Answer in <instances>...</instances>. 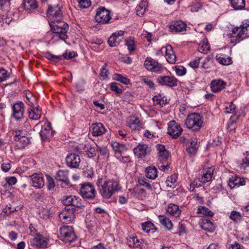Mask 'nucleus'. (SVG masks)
<instances>
[{"label": "nucleus", "mask_w": 249, "mask_h": 249, "mask_svg": "<svg viewBox=\"0 0 249 249\" xmlns=\"http://www.w3.org/2000/svg\"><path fill=\"white\" fill-rule=\"evenodd\" d=\"M81 199L75 196H67L63 200L65 207L64 210L59 213V217L63 223H70L75 218V211L83 207Z\"/></svg>", "instance_id": "nucleus-1"}, {"label": "nucleus", "mask_w": 249, "mask_h": 249, "mask_svg": "<svg viewBox=\"0 0 249 249\" xmlns=\"http://www.w3.org/2000/svg\"><path fill=\"white\" fill-rule=\"evenodd\" d=\"M96 185L101 195L106 199L110 198L120 189L119 182L114 179L107 180L99 178L97 181Z\"/></svg>", "instance_id": "nucleus-2"}, {"label": "nucleus", "mask_w": 249, "mask_h": 249, "mask_svg": "<svg viewBox=\"0 0 249 249\" xmlns=\"http://www.w3.org/2000/svg\"><path fill=\"white\" fill-rule=\"evenodd\" d=\"M230 35L231 38L234 39V41L231 39V42H235V43L249 37V20L243 22L239 27L233 28L232 30V34H230Z\"/></svg>", "instance_id": "nucleus-3"}, {"label": "nucleus", "mask_w": 249, "mask_h": 249, "mask_svg": "<svg viewBox=\"0 0 249 249\" xmlns=\"http://www.w3.org/2000/svg\"><path fill=\"white\" fill-rule=\"evenodd\" d=\"M50 25L52 32L56 34V37L63 40L67 38V33L69 30L67 23L60 20L58 21H52Z\"/></svg>", "instance_id": "nucleus-4"}, {"label": "nucleus", "mask_w": 249, "mask_h": 249, "mask_svg": "<svg viewBox=\"0 0 249 249\" xmlns=\"http://www.w3.org/2000/svg\"><path fill=\"white\" fill-rule=\"evenodd\" d=\"M203 123L200 115L195 113L189 115L185 120V124L187 128L194 131H199Z\"/></svg>", "instance_id": "nucleus-5"}, {"label": "nucleus", "mask_w": 249, "mask_h": 249, "mask_svg": "<svg viewBox=\"0 0 249 249\" xmlns=\"http://www.w3.org/2000/svg\"><path fill=\"white\" fill-rule=\"evenodd\" d=\"M59 231L60 238L63 241L71 243L76 239L73 228L71 226L63 225L60 228Z\"/></svg>", "instance_id": "nucleus-6"}, {"label": "nucleus", "mask_w": 249, "mask_h": 249, "mask_svg": "<svg viewBox=\"0 0 249 249\" xmlns=\"http://www.w3.org/2000/svg\"><path fill=\"white\" fill-rule=\"evenodd\" d=\"M96 191L93 185L89 182L81 184L80 195L84 198L92 199L95 197Z\"/></svg>", "instance_id": "nucleus-7"}, {"label": "nucleus", "mask_w": 249, "mask_h": 249, "mask_svg": "<svg viewBox=\"0 0 249 249\" xmlns=\"http://www.w3.org/2000/svg\"><path fill=\"white\" fill-rule=\"evenodd\" d=\"M54 131L49 121L45 122L39 132L41 139L44 142H49L53 137Z\"/></svg>", "instance_id": "nucleus-8"}, {"label": "nucleus", "mask_w": 249, "mask_h": 249, "mask_svg": "<svg viewBox=\"0 0 249 249\" xmlns=\"http://www.w3.org/2000/svg\"><path fill=\"white\" fill-rule=\"evenodd\" d=\"M47 17L52 20V21H58L62 20L63 15L58 5H50L47 11Z\"/></svg>", "instance_id": "nucleus-9"}, {"label": "nucleus", "mask_w": 249, "mask_h": 249, "mask_svg": "<svg viewBox=\"0 0 249 249\" xmlns=\"http://www.w3.org/2000/svg\"><path fill=\"white\" fill-rule=\"evenodd\" d=\"M145 68L148 71L156 73H161L164 68L155 60L147 57L144 61Z\"/></svg>", "instance_id": "nucleus-10"}, {"label": "nucleus", "mask_w": 249, "mask_h": 249, "mask_svg": "<svg viewBox=\"0 0 249 249\" xmlns=\"http://www.w3.org/2000/svg\"><path fill=\"white\" fill-rule=\"evenodd\" d=\"M95 18L96 21L99 23H107L111 18L110 11L104 7H100L97 10Z\"/></svg>", "instance_id": "nucleus-11"}, {"label": "nucleus", "mask_w": 249, "mask_h": 249, "mask_svg": "<svg viewBox=\"0 0 249 249\" xmlns=\"http://www.w3.org/2000/svg\"><path fill=\"white\" fill-rule=\"evenodd\" d=\"M157 82L162 86L173 87L178 85V80L173 76H159L156 78Z\"/></svg>", "instance_id": "nucleus-12"}, {"label": "nucleus", "mask_w": 249, "mask_h": 249, "mask_svg": "<svg viewBox=\"0 0 249 249\" xmlns=\"http://www.w3.org/2000/svg\"><path fill=\"white\" fill-rule=\"evenodd\" d=\"M168 134L173 139H177L181 133L182 129L175 121L168 124Z\"/></svg>", "instance_id": "nucleus-13"}, {"label": "nucleus", "mask_w": 249, "mask_h": 249, "mask_svg": "<svg viewBox=\"0 0 249 249\" xmlns=\"http://www.w3.org/2000/svg\"><path fill=\"white\" fill-rule=\"evenodd\" d=\"M13 116L17 121H20L24 117V104L22 102H18L13 105Z\"/></svg>", "instance_id": "nucleus-14"}, {"label": "nucleus", "mask_w": 249, "mask_h": 249, "mask_svg": "<svg viewBox=\"0 0 249 249\" xmlns=\"http://www.w3.org/2000/svg\"><path fill=\"white\" fill-rule=\"evenodd\" d=\"M158 151V160L159 162L167 163L169 157V151L165 149V146L162 144H157L156 146Z\"/></svg>", "instance_id": "nucleus-15"}, {"label": "nucleus", "mask_w": 249, "mask_h": 249, "mask_svg": "<svg viewBox=\"0 0 249 249\" xmlns=\"http://www.w3.org/2000/svg\"><path fill=\"white\" fill-rule=\"evenodd\" d=\"M66 162L68 166L71 168H77L79 167L80 158L79 155L75 153H71L66 157Z\"/></svg>", "instance_id": "nucleus-16"}, {"label": "nucleus", "mask_w": 249, "mask_h": 249, "mask_svg": "<svg viewBox=\"0 0 249 249\" xmlns=\"http://www.w3.org/2000/svg\"><path fill=\"white\" fill-rule=\"evenodd\" d=\"M134 154L139 158H144L148 152V146L146 144L140 143L134 148Z\"/></svg>", "instance_id": "nucleus-17"}, {"label": "nucleus", "mask_w": 249, "mask_h": 249, "mask_svg": "<svg viewBox=\"0 0 249 249\" xmlns=\"http://www.w3.org/2000/svg\"><path fill=\"white\" fill-rule=\"evenodd\" d=\"M126 125L132 130H139L142 128V124L138 117L136 116H131L127 121Z\"/></svg>", "instance_id": "nucleus-18"}, {"label": "nucleus", "mask_w": 249, "mask_h": 249, "mask_svg": "<svg viewBox=\"0 0 249 249\" xmlns=\"http://www.w3.org/2000/svg\"><path fill=\"white\" fill-rule=\"evenodd\" d=\"M186 24L181 20L174 21L169 25L171 31L175 33L186 31Z\"/></svg>", "instance_id": "nucleus-19"}, {"label": "nucleus", "mask_w": 249, "mask_h": 249, "mask_svg": "<svg viewBox=\"0 0 249 249\" xmlns=\"http://www.w3.org/2000/svg\"><path fill=\"white\" fill-rule=\"evenodd\" d=\"M162 50L165 51L166 59L167 62L170 64L175 63L176 56L172 47L171 45H167L165 47H162Z\"/></svg>", "instance_id": "nucleus-20"}, {"label": "nucleus", "mask_w": 249, "mask_h": 249, "mask_svg": "<svg viewBox=\"0 0 249 249\" xmlns=\"http://www.w3.org/2000/svg\"><path fill=\"white\" fill-rule=\"evenodd\" d=\"M106 131V129L102 124L97 123L92 124L90 132L93 136H98L104 134Z\"/></svg>", "instance_id": "nucleus-21"}, {"label": "nucleus", "mask_w": 249, "mask_h": 249, "mask_svg": "<svg viewBox=\"0 0 249 249\" xmlns=\"http://www.w3.org/2000/svg\"><path fill=\"white\" fill-rule=\"evenodd\" d=\"M226 82L221 79H215L211 82V88L214 92H217L225 88Z\"/></svg>", "instance_id": "nucleus-22"}, {"label": "nucleus", "mask_w": 249, "mask_h": 249, "mask_svg": "<svg viewBox=\"0 0 249 249\" xmlns=\"http://www.w3.org/2000/svg\"><path fill=\"white\" fill-rule=\"evenodd\" d=\"M31 245L37 248H44L47 245V242L45 238L41 236H36L31 239Z\"/></svg>", "instance_id": "nucleus-23"}, {"label": "nucleus", "mask_w": 249, "mask_h": 249, "mask_svg": "<svg viewBox=\"0 0 249 249\" xmlns=\"http://www.w3.org/2000/svg\"><path fill=\"white\" fill-rule=\"evenodd\" d=\"M32 185L36 188H41L44 185L43 178L40 175L34 174L31 177Z\"/></svg>", "instance_id": "nucleus-24"}, {"label": "nucleus", "mask_w": 249, "mask_h": 249, "mask_svg": "<svg viewBox=\"0 0 249 249\" xmlns=\"http://www.w3.org/2000/svg\"><path fill=\"white\" fill-rule=\"evenodd\" d=\"M245 185V181L243 178L238 177H232L230 178L229 181V186L231 189L234 187H239L240 186Z\"/></svg>", "instance_id": "nucleus-25"}, {"label": "nucleus", "mask_w": 249, "mask_h": 249, "mask_svg": "<svg viewBox=\"0 0 249 249\" xmlns=\"http://www.w3.org/2000/svg\"><path fill=\"white\" fill-rule=\"evenodd\" d=\"M68 175V171L60 170L56 173V179L58 181L64 182L66 185H68L70 183Z\"/></svg>", "instance_id": "nucleus-26"}, {"label": "nucleus", "mask_w": 249, "mask_h": 249, "mask_svg": "<svg viewBox=\"0 0 249 249\" xmlns=\"http://www.w3.org/2000/svg\"><path fill=\"white\" fill-rule=\"evenodd\" d=\"M127 244L131 248L142 249V241L136 237H128L127 238Z\"/></svg>", "instance_id": "nucleus-27"}, {"label": "nucleus", "mask_w": 249, "mask_h": 249, "mask_svg": "<svg viewBox=\"0 0 249 249\" xmlns=\"http://www.w3.org/2000/svg\"><path fill=\"white\" fill-rule=\"evenodd\" d=\"M167 212L170 215L176 217L179 216L181 213V210L179 207L177 205L172 203L168 205Z\"/></svg>", "instance_id": "nucleus-28"}, {"label": "nucleus", "mask_w": 249, "mask_h": 249, "mask_svg": "<svg viewBox=\"0 0 249 249\" xmlns=\"http://www.w3.org/2000/svg\"><path fill=\"white\" fill-rule=\"evenodd\" d=\"M22 5L26 11L36 9L38 6L36 0H23Z\"/></svg>", "instance_id": "nucleus-29"}, {"label": "nucleus", "mask_w": 249, "mask_h": 249, "mask_svg": "<svg viewBox=\"0 0 249 249\" xmlns=\"http://www.w3.org/2000/svg\"><path fill=\"white\" fill-rule=\"evenodd\" d=\"M159 218L160 224L168 231L172 229L173 224L171 220L164 215H160Z\"/></svg>", "instance_id": "nucleus-30"}, {"label": "nucleus", "mask_w": 249, "mask_h": 249, "mask_svg": "<svg viewBox=\"0 0 249 249\" xmlns=\"http://www.w3.org/2000/svg\"><path fill=\"white\" fill-rule=\"evenodd\" d=\"M146 177L151 179H155L157 176V169L154 166H150L145 169Z\"/></svg>", "instance_id": "nucleus-31"}, {"label": "nucleus", "mask_w": 249, "mask_h": 249, "mask_svg": "<svg viewBox=\"0 0 249 249\" xmlns=\"http://www.w3.org/2000/svg\"><path fill=\"white\" fill-rule=\"evenodd\" d=\"M213 171L214 168L213 167L209 168L202 176L201 182L203 183H206L210 181L212 179Z\"/></svg>", "instance_id": "nucleus-32"}, {"label": "nucleus", "mask_w": 249, "mask_h": 249, "mask_svg": "<svg viewBox=\"0 0 249 249\" xmlns=\"http://www.w3.org/2000/svg\"><path fill=\"white\" fill-rule=\"evenodd\" d=\"M200 227L204 230L211 232L214 230L213 224L208 219H203L200 223Z\"/></svg>", "instance_id": "nucleus-33"}, {"label": "nucleus", "mask_w": 249, "mask_h": 249, "mask_svg": "<svg viewBox=\"0 0 249 249\" xmlns=\"http://www.w3.org/2000/svg\"><path fill=\"white\" fill-rule=\"evenodd\" d=\"M142 230L146 233H149L152 231L151 233H153L157 231V228L155 227L154 225L150 221H147L142 224Z\"/></svg>", "instance_id": "nucleus-34"}, {"label": "nucleus", "mask_w": 249, "mask_h": 249, "mask_svg": "<svg viewBox=\"0 0 249 249\" xmlns=\"http://www.w3.org/2000/svg\"><path fill=\"white\" fill-rule=\"evenodd\" d=\"M231 2V7L235 10L243 9L245 7V0H229Z\"/></svg>", "instance_id": "nucleus-35"}, {"label": "nucleus", "mask_w": 249, "mask_h": 249, "mask_svg": "<svg viewBox=\"0 0 249 249\" xmlns=\"http://www.w3.org/2000/svg\"><path fill=\"white\" fill-rule=\"evenodd\" d=\"M28 116L30 119L34 120H39L41 115V110H36V109H32L30 108L28 110Z\"/></svg>", "instance_id": "nucleus-36"}, {"label": "nucleus", "mask_w": 249, "mask_h": 249, "mask_svg": "<svg viewBox=\"0 0 249 249\" xmlns=\"http://www.w3.org/2000/svg\"><path fill=\"white\" fill-rule=\"evenodd\" d=\"M111 145L115 154H120L125 148L124 144H121L116 142H112Z\"/></svg>", "instance_id": "nucleus-37"}, {"label": "nucleus", "mask_w": 249, "mask_h": 249, "mask_svg": "<svg viewBox=\"0 0 249 249\" xmlns=\"http://www.w3.org/2000/svg\"><path fill=\"white\" fill-rule=\"evenodd\" d=\"M153 100L155 104L162 106L168 103L166 98L165 96H162L161 94L155 96L153 98Z\"/></svg>", "instance_id": "nucleus-38"}, {"label": "nucleus", "mask_w": 249, "mask_h": 249, "mask_svg": "<svg viewBox=\"0 0 249 249\" xmlns=\"http://www.w3.org/2000/svg\"><path fill=\"white\" fill-rule=\"evenodd\" d=\"M147 6V4L146 1L142 0L137 7L136 12L137 14L139 16H142L145 11L146 8Z\"/></svg>", "instance_id": "nucleus-39"}, {"label": "nucleus", "mask_w": 249, "mask_h": 249, "mask_svg": "<svg viewBox=\"0 0 249 249\" xmlns=\"http://www.w3.org/2000/svg\"><path fill=\"white\" fill-rule=\"evenodd\" d=\"M17 142V145L19 147V148H22L28 145L30 142V140L28 138L24 136L20 137V139H18Z\"/></svg>", "instance_id": "nucleus-40"}, {"label": "nucleus", "mask_w": 249, "mask_h": 249, "mask_svg": "<svg viewBox=\"0 0 249 249\" xmlns=\"http://www.w3.org/2000/svg\"><path fill=\"white\" fill-rule=\"evenodd\" d=\"M113 79L126 85L130 83L129 79L118 73H115L113 76Z\"/></svg>", "instance_id": "nucleus-41"}, {"label": "nucleus", "mask_w": 249, "mask_h": 249, "mask_svg": "<svg viewBox=\"0 0 249 249\" xmlns=\"http://www.w3.org/2000/svg\"><path fill=\"white\" fill-rule=\"evenodd\" d=\"M116 35L117 34H112L108 39L107 42L110 47H114L119 44L121 39H118Z\"/></svg>", "instance_id": "nucleus-42"}, {"label": "nucleus", "mask_w": 249, "mask_h": 249, "mask_svg": "<svg viewBox=\"0 0 249 249\" xmlns=\"http://www.w3.org/2000/svg\"><path fill=\"white\" fill-rule=\"evenodd\" d=\"M166 183L167 186L171 188H175L177 185V177L176 175H171L167 177Z\"/></svg>", "instance_id": "nucleus-43"}, {"label": "nucleus", "mask_w": 249, "mask_h": 249, "mask_svg": "<svg viewBox=\"0 0 249 249\" xmlns=\"http://www.w3.org/2000/svg\"><path fill=\"white\" fill-rule=\"evenodd\" d=\"M216 58L218 63L223 65H229L232 63L231 59L230 57H224L216 55Z\"/></svg>", "instance_id": "nucleus-44"}, {"label": "nucleus", "mask_w": 249, "mask_h": 249, "mask_svg": "<svg viewBox=\"0 0 249 249\" xmlns=\"http://www.w3.org/2000/svg\"><path fill=\"white\" fill-rule=\"evenodd\" d=\"M197 213H202L206 216H213V213L208 208L204 206H199L198 208Z\"/></svg>", "instance_id": "nucleus-45"}, {"label": "nucleus", "mask_w": 249, "mask_h": 249, "mask_svg": "<svg viewBox=\"0 0 249 249\" xmlns=\"http://www.w3.org/2000/svg\"><path fill=\"white\" fill-rule=\"evenodd\" d=\"M45 57L48 60L53 61L54 62H58L62 59V55H55L51 54L49 52H47L45 54Z\"/></svg>", "instance_id": "nucleus-46"}, {"label": "nucleus", "mask_w": 249, "mask_h": 249, "mask_svg": "<svg viewBox=\"0 0 249 249\" xmlns=\"http://www.w3.org/2000/svg\"><path fill=\"white\" fill-rule=\"evenodd\" d=\"M230 218L235 222H238L241 220V214L237 211H233L231 213Z\"/></svg>", "instance_id": "nucleus-47"}, {"label": "nucleus", "mask_w": 249, "mask_h": 249, "mask_svg": "<svg viewBox=\"0 0 249 249\" xmlns=\"http://www.w3.org/2000/svg\"><path fill=\"white\" fill-rule=\"evenodd\" d=\"M77 1L80 7L83 9L87 8L91 5L90 0H77Z\"/></svg>", "instance_id": "nucleus-48"}, {"label": "nucleus", "mask_w": 249, "mask_h": 249, "mask_svg": "<svg viewBox=\"0 0 249 249\" xmlns=\"http://www.w3.org/2000/svg\"><path fill=\"white\" fill-rule=\"evenodd\" d=\"M244 158L242 159L241 165L243 167L246 168L249 166V153L246 152L244 153Z\"/></svg>", "instance_id": "nucleus-49"}, {"label": "nucleus", "mask_w": 249, "mask_h": 249, "mask_svg": "<svg viewBox=\"0 0 249 249\" xmlns=\"http://www.w3.org/2000/svg\"><path fill=\"white\" fill-rule=\"evenodd\" d=\"M118 83L114 82L110 84V89L117 94H120L122 92V89L119 88Z\"/></svg>", "instance_id": "nucleus-50"}, {"label": "nucleus", "mask_w": 249, "mask_h": 249, "mask_svg": "<svg viewBox=\"0 0 249 249\" xmlns=\"http://www.w3.org/2000/svg\"><path fill=\"white\" fill-rule=\"evenodd\" d=\"M9 77L7 71L0 68V82L5 81Z\"/></svg>", "instance_id": "nucleus-51"}, {"label": "nucleus", "mask_w": 249, "mask_h": 249, "mask_svg": "<svg viewBox=\"0 0 249 249\" xmlns=\"http://www.w3.org/2000/svg\"><path fill=\"white\" fill-rule=\"evenodd\" d=\"M235 109V106L232 102L228 103L225 107V112L227 113H233Z\"/></svg>", "instance_id": "nucleus-52"}, {"label": "nucleus", "mask_w": 249, "mask_h": 249, "mask_svg": "<svg viewBox=\"0 0 249 249\" xmlns=\"http://www.w3.org/2000/svg\"><path fill=\"white\" fill-rule=\"evenodd\" d=\"M202 5L199 2H195L190 6V10L193 12H196L201 8Z\"/></svg>", "instance_id": "nucleus-53"}, {"label": "nucleus", "mask_w": 249, "mask_h": 249, "mask_svg": "<svg viewBox=\"0 0 249 249\" xmlns=\"http://www.w3.org/2000/svg\"><path fill=\"white\" fill-rule=\"evenodd\" d=\"M125 44L129 51L132 52L135 50L136 46L133 40L131 39L127 40Z\"/></svg>", "instance_id": "nucleus-54"}, {"label": "nucleus", "mask_w": 249, "mask_h": 249, "mask_svg": "<svg viewBox=\"0 0 249 249\" xmlns=\"http://www.w3.org/2000/svg\"><path fill=\"white\" fill-rule=\"evenodd\" d=\"M139 182L141 185L145 186L147 189L151 190L152 186L150 183L146 179H139Z\"/></svg>", "instance_id": "nucleus-55"}, {"label": "nucleus", "mask_w": 249, "mask_h": 249, "mask_svg": "<svg viewBox=\"0 0 249 249\" xmlns=\"http://www.w3.org/2000/svg\"><path fill=\"white\" fill-rule=\"evenodd\" d=\"M108 72L107 70L106 69V65H104L101 69L100 75L104 80H106L108 77Z\"/></svg>", "instance_id": "nucleus-56"}, {"label": "nucleus", "mask_w": 249, "mask_h": 249, "mask_svg": "<svg viewBox=\"0 0 249 249\" xmlns=\"http://www.w3.org/2000/svg\"><path fill=\"white\" fill-rule=\"evenodd\" d=\"M176 72L178 75L182 76L186 73V69L183 67L176 66Z\"/></svg>", "instance_id": "nucleus-57"}, {"label": "nucleus", "mask_w": 249, "mask_h": 249, "mask_svg": "<svg viewBox=\"0 0 249 249\" xmlns=\"http://www.w3.org/2000/svg\"><path fill=\"white\" fill-rule=\"evenodd\" d=\"M10 0H0V7L2 9L7 10L10 6Z\"/></svg>", "instance_id": "nucleus-58"}, {"label": "nucleus", "mask_w": 249, "mask_h": 249, "mask_svg": "<svg viewBox=\"0 0 249 249\" xmlns=\"http://www.w3.org/2000/svg\"><path fill=\"white\" fill-rule=\"evenodd\" d=\"M142 81L149 88H154L155 84L149 78H142Z\"/></svg>", "instance_id": "nucleus-59"}, {"label": "nucleus", "mask_w": 249, "mask_h": 249, "mask_svg": "<svg viewBox=\"0 0 249 249\" xmlns=\"http://www.w3.org/2000/svg\"><path fill=\"white\" fill-rule=\"evenodd\" d=\"M201 57H198L189 63V65L193 68H196L198 67Z\"/></svg>", "instance_id": "nucleus-60"}, {"label": "nucleus", "mask_w": 249, "mask_h": 249, "mask_svg": "<svg viewBox=\"0 0 249 249\" xmlns=\"http://www.w3.org/2000/svg\"><path fill=\"white\" fill-rule=\"evenodd\" d=\"M210 49L209 45L208 43H203L201 46L199 48V51L200 53H205Z\"/></svg>", "instance_id": "nucleus-61"}, {"label": "nucleus", "mask_w": 249, "mask_h": 249, "mask_svg": "<svg viewBox=\"0 0 249 249\" xmlns=\"http://www.w3.org/2000/svg\"><path fill=\"white\" fill-rule=\"evenodd\" d=\"M47 178L48 183V189L50 190H52L55 186V183L54 182V180L52 178H51V177L48 176H47Z\"/></svg>", "instance_id": "nucleus-62"}, {"label": "nucleus", "mask_w": 249, "mask_h": 249, "mask_svg": "<svg viewBox=\"0 0 249 249\" xmlns=\"http://www.w3.org/2000/svg\"><path fill=\"white\" fill-rule=\"evenodd\" d=\"M158 167L160 170L165 171L169 169L170 165H169L168 161H167V163H163L162 162H159L158 163Z\"/></svg>", "instance_id": "nucleus-63"}, {"label": "nucleus", "mask_w": 249, "mask_h": 249, "mask_svg": "<svg viewBox=\"0 0 249 249\" xmlns=\"http://www.w3.org/2000/svg\"><path fill=\"white\" fill-rule=\"evenodd\" d=\"M99 154L103 156H107L108 155V150L107 147H99L97 149Z\"/></svg>", "instance_id": "nucleus-64"}]
</instances>
